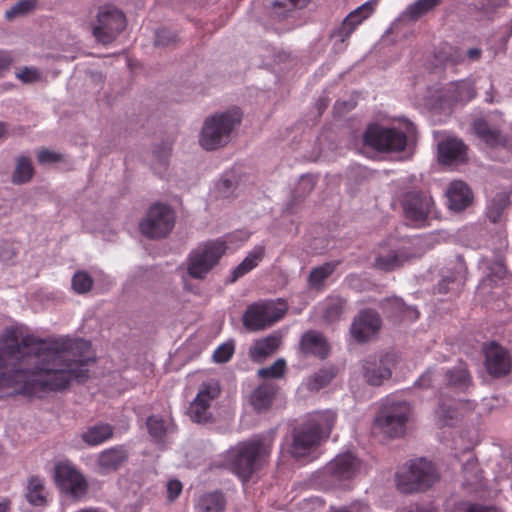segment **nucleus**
I'll return each mask as SVG.
<instances>
[{
    "label": "nucleus",
    "instance_id": "nucleus-27",
    "mask_svg": "<svg viewBox=\"0 0 512 512\" xmlns=\"http://www.w3.org/2000/svg\"><path fill=\"white\" fill-rule=\"evenodd\" d=\"M113 433V426L107 423H100L88 427L81 438L89 446H98L112 438Z\"/></svg>",
    "mask_w": 512,
    "mask_h": 512
},
{
    "label": "nucleus",
    "instance_id": "nucleus-34",
    "mask_svg": "<svg viewBox=\"0 0 512 512\" xmlns=\"http://www.w3.org/2000/svg\"><path fill=\"white\" fill-rule=\"evenodd\" d=\"M338 262H326L323 265L311 270L308 277V284L313 289H321L325 280L335 271Z\"/></svg>",
    "mask_w": 512,
    "mask_h": 512
},
{
    "label": "nucleus",
    "instance_id": "nucleus-17",
    "mask_svg": "<svg viewBox=\"0 0 512 512\" xmlns=\"http://www.w3.org/2000/svg\"><path fill=\"white\" fill-rule=\"evenodd\" d=\"M484 366L493 378H502L512 373V354L496 342H490L483 348Z\"/></svg>",
    "mask_w": 512,
    "mask_h": 512
},
{
    "label": "nucleus",
    "instance_id": "nucleus-41",
    "mask_svg": "<svg viewBox=\"0 0 512 512\" xmlns=\"http://www.w3.org/2000/svg\"><path fill=\"white\" fill-rule=\"evenodd\" d=\"M451 99L456 102H468L476 96L473 86L466 81L456 82L452 85Z\"/></svg>",
    "mask_w": 512,
    "mask_h": 512
},
{
    "label": "nucleus",
    "instance_id": "nucleus-60",
    "mask_svg": "<svg viewBox=\"0 0 512 512\" xmlns=\"http://www.w3.org/2000/svg\"><path fill=\"white\" fill-rule=\"evenodd\" d=\"M496 6H502L506 3V0H491Z\"/></svg>",
    "mask_w": 512,
    "mask_h": 512
},
{
    "label": "nucleus",
    "instance_id": "nucleus-1",
    "mask_svg": "<svg viewBox=\"0 0 512 512\" xmlns=\"http://www.w3.org/2000/svg\"><path fill=\"white\" fill-rule=\"evenodd\" d=\"M0 351V390L41 398L43 393L66 389L72 380L89 377L87 366L96 357L84 339L42 340L8 328Z\"/></svg>",
    "mask_w": 512,
    "mask_h": 512
},
{
    "label": "nucleus",
    "instance_id": "nucleus-33",
    "mask_svg": "<svg viewBox=\"0 0 512 512\" xmlns=\"http://www.w3.org/2000/svg\"><path fill=\"white\" fill-rule=\"evenodd\" d=\"M436 59L444 65H460L465 61L463 51L447 43L443 44L436 52Z\"/></svg>",
    "mask_w": 512,
    "mask_h": 512
},
{
    "label": "nucleus",
    "instance_id": "nucleus-50",
    "mask_svg": "<svg viewBox=\"0 0 512 512\" xmlns=\"http://www.w3.org/2000/svg\"><path fill=\"white\" fill-rule=\"evenodd\" d=\"M177 35L168 29H159L155 35V46H168L171 43L176 42Z\"/></svg>",
    "mask_w": 512,
    "mask_h": 512
},
{
    "label": "nucleus",
    "instance_id": "nucleus-3",
    "mask_svg": "<svg viewBox=\"0 0 512 512\" xmlns=\"http://www.w3.org/2000/svg\"><path fill=\"white\" fill-rule=\"evenodd\" d=\"M274 438L275 432L270 431L267 434L256 435L249 440L239 442L227 451V465L243 483H247L251 479L270 455Z\"/></svg>",
    "mask_w": 512,
    "mask_h": 512
},
{
    "label": "nucleus",
    "instance_id": "nucleus-22",
    "mask_svg": "<svg viewBox=\"0 0 512 512\" xmlns=\"http://www.w3.org/2000/svg\"><path fill=\"white\" fill-rule=\"evenodd\" d=\"M299 351L305 357L313 356L323 360L328 357L330 346L322 333L308 330L300 339Z\"/></svg>",
    "mask_w": 512,
    "mask_h": 512
},
{
    "label": "nucleus",
    "instance_id": "nucleus-54",
    "mask_svg": "<svg viewBox=\"0 0 512 512\" xmlns=\"http://www.w3.org/2000/svg\"><path fill=\"white\" fill-rule=\"evenodd\" d=\"M17 78L24 83H31L39 78V73L35 69L25 67L17 73Z\"/></svg>",
    "mask_w": 512,
    "mask_h": 512
},
{
    "label": "nucleus",
    "instance_id": "nucleus-57",
    "mask_svg": "<svg viewBox=\"0 0 512 512\" xmlns=\"http://www.w3.org/2000/svg\"><path fill=\"white\" fill-rule=\"evenodd\" d=\"M9 501L0 502V512H9Z\"/></svg>",
    "mask_w": 512,
    "mask_h": 512
},
{
    "label": "nucleus",
    "instance_id": "nucleus-19",
    "mask_svg": "<svg viewBox=\"0 0 512 512\" xmlns=\"http://www.w3.org/2000/svg\"><path fill=\"white\" fill-rule=\"evenodd\" d=\"M220 387L217 383H204L201 385L196 398L190 404L188 415L193 422L208 423L212 419L210 411L212 402L219 396Z\"/></svg>",
    "mask_w": 512,
    "mask_h": 512
},
{
    "label": "nucleus",
    "instance_id": "nucleus-6",
    "mask_svg": "<svg viewBox=\"0 0 512 512\" xmlns=\"http://www.w3.org/2000/svg\"><path fill=\"white\" fill-rule=\"evenodd\" d=\"M439 479L435 466L424 458L412 461L407 470L397 473V487L403 493L425 491Z\"/></svg>",
    "mask_w": 512,
    "mask_h": 512
},
{
    "label": "nucleus",
    "instance_id": "nucleus-11",
    "mask_svg": "<svg viewBox=\"0 0 512 512\" xmlns=\"http://www.w3.org/2000/svg\"><path fill=\"white\" fill-rule=\"evenodd\" d=\"M125 27L124 13L112 6L101 7L91 24L92 35L97 42L104 45L113 42Z\"/></svg>",
    "mask_w": 512,
    "mask_h": 512
},
{
    "label": "nucleus",
    "instance_id": "nucleus-5",
    "mask_svg": "<svg viewBox=\"0 0 512 512\" xmlns=\"http://www.w3.org/2000/svg\"><path fill=\"white\" fill-rule=\"evenodd\" d=\"M288 304L279 298L259 300L247 306L243 314V325L249 331H261L273 326L286 315Z\"/></svg>",
    "mask_w": 512,
    "mask_h": 512
},
{
    "label": "nucleus",
    "instance_id": "nucleus-18",
    "mask_svg": "<svg viewBox=\"0 0 512 512\" xmlns=\"http://www.w3.org/2000/svg\"><path fill=\"white\" fill-rule=\"evenodd\" d=\"M396 362L397 356L391 352L369 356L363 364V376L368 384L380 386L391 377Z\"/></svg>",
    "mask_w": 512,
    "mask_h": 512
},
{
    "label": "nucleus",
    "instance_id": "nucleus-9",
    "mask_svg": "<svg viewBox=\"0 0 512 512\" xmlns=\"http://www.w3.org/2000/svg\"><path fill=\"white\" fill-rule=\"evenodd\" d=\"M439 376H441L443 388L456 393L467 392L473 386L472 375L467 364L462 361L458 365L444 370L441 375H436L432 370L426 371L417 381V385L421 388H429L438 380Z\"/></svg>",
    "mask_w": 512,
    "mask_h": 512
},
{
    "label": "nucleus",
    "instance_id": "nucleus-36",
    "mask_svg": "<svg viewBox=\"0 0 512 512\" xmlns=\"http://www.w3.org/2000/svg\"><path fill=\"white\" fill-rule=\"evenodd\" d=\"M465 487H471L474 490L482 486V471L478 467V463L474 459L468 460L463 466Z\"/></svg>",
    "mask_w": 512,
    "mask_h": 512
},
{
    "label": "nucleus",
    "instance_id": "nucleus-37",
    "mask_svg": "<svg viewBox=\"0 0 512 512\" xmlns=\"http://www.w3.org/2000/svg\"><path fill=\"white\" fill-rule=\"evenodd\" d=\"M335 375L333 368L320 369L306 380V387L309 391H319L326 387Z\"/></svg>",
    "mask_w": 512,
    "mask_h": 512
},
{
    "label": "nucleus",
    "instance_id": "nucleus-13",
    "mask_svg": "<svg viewBox=\"0 0 512 512\" xmlns=\"http://www.w3.org/2000/svg\"><path fill=\"white\" fill-rule=\"evenodd\" d=\"M174 224L173 210L164 204H154L140 222L139 228L144 236L159 239L166 237L172 231Z\"/></svg>",
    "mask_w": 512,
    "mask_h": 512
},
{
    "label": "nucleus",
    "instance_id": "nucleus-2",
    "mask_svg": "<svg viewBox=\"0 0 512 512\" xmlns=\"http://www.w3.org/2000/svg\"><path fill=\"white\" fill-rule=\"evenodd\" d=\"M336 419V413L331 410L309 414L292 428L287 441V452L296 460L311 456L321 442L330 436Z\"/></svg>",
    "mask_w": 512,
    "mask_h": 512
},
{
    "label": "nucleus",
    "instance_id": "nucleus-38",
    "mask_svg": "<svg viewBox=\"0 0 512 512\" xmlns=\"http://www.w3.org/2000/svg\"><path fill=\"white\" fill-rule=\"evenodd\" d=\"M34 174L32 162L28 157L21 156L17 159L16 168L12 175V182L23 184L31 180Z\"/></svg>",
    "mask_w": 512,
    "mask_h": 512
},
{
    "label": "nucleus",
    "instance_id": "nucleus-8",
    "mask_svg": "<svg viewBox=\"0 0 512 512\" xmlns=\"http://www.w3.org/2000/svg\"><path fill=\"white\" fill-rule=\"evenodd\" d=\"M227 249L226 242L217 239L208 241L192 250L188 256L187 273L194 279H204L218 264Z\"/></svg>",
    "mask_w": 512,
    "mask_h": 512
},
{
    "label": "nucleus",
    "instance_id": "nucleus-49",
    "mask_svg": "<svg viewBox=\"0 0 512 512\" xmlns=\"http://www.w3.org/2000/svg\"><path fill=\"white\" fill-rule=\"evenodd\" d=\"M458 512H497L493 506H487L470 501H460L456 505Z\"/></svg>",
    "mask_w": 512,
    "mask_h": 512
},
{
    "label": "nucleus",
    "instance_id": "nucleus-51",
    "mask_svg": "<svg viewBox=\"0 0 512 512\" xmlns=\"http://www.w3.org/2000/svg\"><path fill=\"white\" fill-rule=\"evenodd\" d=\"M38 162L41 164L46 163H55L62 159L61 154H58L54 151H50L48 149H42L37 154Z\"/></svg>",
    "mask_w": 512,
    "mask_h": 512
},
{
    "label": "nucleus",
    "instance_id": "nucleus-42",
    "mask_svg": "<svg viewBox=\"0 0 512 512\" xmlns=\"http://www.w3.org/2000/svg\"><path fill=\"white\" fill-rule=\"evenodd\" d=\"M508 197L505 195H497L487 210V217L493 223H497L501 220L503 211L507 207Z\"/></svg>",
    "mask_w": 512,
    "mask_h": 512
},
{
    "label": "nucleus",
    "instance_id": "nucleus-44",
    "mask_svg": "<svg viewBox=\"0 0 512 512\" xmlns=\"http://www.w3.org/2000/svg\"><path fill=\"white\" fill-rule=\"evenodd\" d=\"M345 302L341 298L330 299L325 306L323 317L328 322L336 321L343 313Z\"/></svg>",
    "mask_w": 512,
    "mask_h": 512
},
{
    "label": "nucleus",
    "instance_id": "nucleus-52",
    "mask_svg": "<svg viewBox=\"0 0 512 512\" xmlns=\"http://www.w3.org/2000/svg\"><path fill=\"white\" fill-rule=\"evenodd\" d=\"M183 489L182 483L179 480H170L167 483V497L169 501H174L179 497Z\"/></svg>",
    "mask_w": 512,
    "mask_h": 512
},
{
    "label": "nucleus",
    "instance_id": "nucleus-31",
    "mask_svg": "<svg viewBox=\"0 0 512 512\" xmlns=\"http://www.w3.org/2000/svg\"><path fill=\"white\" fill-rule=\"evenodd\" d=\"M473 130L480 139L491 147H495L503 143V138L499 130L490 127V125L483 119H478L473 123Z\"/></svg>",
    "mask_w": 512,
    "mask_h": 512
},
{
    "label": "nucleus",
    "instance_id": "nucleus-46",
    "mask_svg": "<svg viewBox=\"0 0 512 512\" xmlns=\"http://www.w3.org/2000/svg\"><path fill=\"white\" fill-rule=\"evenodd\" d=\"M286 370L284 359H277L271 366L258 370V376L261 378H281Z\"/></svg>",
    "mask_w": 512,
    "mask_h": 512
},
{
    "label": "nucleus",
    "instance_id": "nucleus-58",
    "mask_svg": "<svg viewBox=\"0 0 512 512\" xmlns=\"http://www.w3.org/2000/svg\"><path fill=\"white\" fill-rule=\"evenodd\" d=\"M7 134V126L4 122H0V138L5 137Z\"/></svg>",
    "mask_w": 512,
    "mask_h": 512
},
{
    "label": "nucleus",
    "instance_id": "nucleus-30",
    "mask_svg": "<svg viewBox=\"0 0 512 512\" xmlns=\"http://www.w3.org/2000/svg\"><path fill=\"white\" fill-rule=\"evenodd\" d=\"M225 507V496L218 490L203 494L197 503L198 512H223Z\"/></svg>",
    "mask_w": 512,
    "mask_h": 512
},
{
    "label": "nucleus",
    "instance_id": "nucleus-28",
    "mask_svg": "<svg viewBox=\"0 0 512 512\" xmlns=\"http://www.w3.org/2000/svg\"><path fill=\"white\" fill-rule=\"evenodd\" d=\"M281 338L276 335H270L255 342L250 350L251 358L254 361H261L262 359L272 355L279 348Z\"/></svg>",
    "mask_w": 512,
    "mask_h": 512
},
{
    "label": "nucleus",
    "instance_id": "nucleus-26",
    "mask_svg": "<svg viewBox=\"0 0 512 512\" xmlns=\"http://www.w3.org/2000/svg\"><path fill=\"white\" fill-rule=\"evenodd\" d=\"M278 391V387L272 383L259 385L251 394V404L258 412L268 410Z\"/></svg>",
    "mask_w": 512,
    "mask_h": 512
},
{
    "label": "nucleus",
    "instance_id": "nucleus-21",
    "mask_svg": "<svg viewBox=\"0 0 512 512\" xmlns=\"http://www.w3.org/2000/svg\"><path fill=\"white\" fill-rule=\"evenodd\" d=\"M468 147L457 138H447L438 145V158L444 165H460L468 160Z\"/></svg>",
    "mask_w": 512,
    "mask_h": 512
},
{
    "label": "nucleus",
    "instance_id": "nucleus-24",
    "mask_svg": "<svg viewBox=\"0 0 512 512\" xmlns=\"http://www.w3.org/2000/svg\"><path fill=\"white\" fill-rule=\"evenodd\" d=\"M446 196L448 206L454 211H462L473 201V193L470 187L461 180H455L450 183Z\"/></svg>",
    "mask_w": 512,
    "mask_h": 512
},
{
    "label": "nucleus",
    "instance_id": "nucleus-59",
    "mask_svg": "<svg viewBox=\"0 0 512 512\" xmlns=\"http://www.w3.org/2000/svg\"><path fill=\"white\" fill-rule=\"evenodd\" d=\"M220 186H223L224 188H229L232 185V182L228 179H224L219 183Z\"/></svg>",
    "mask_w": 512,
    "mask_h": 512
},
{
    "label": "nucleus",
    "instance_id": "nucleus-40",
    "mask_svg": "<svg viewBox=\"0 0 512 512\" xmlns=\"http://www.w3.org/2000/svg\"><path fill=\"white\" fill-rule=\"evenodd\" d=\"M306 4V0H276L272 3L271 13L276 18H284L295 8H303Z\"/></svg>",
    "mask_w": 512,
    "mask_h": 512
},
{
    "label": "nucleus",
    "instance_id": "nucleus-10",
    "mask_svg": "<svg viewBox=\"0 0 512 512\" xmlns=\"http://www.w3.org/2000/svg\"><path fill=\"white\" fill-rule=\"evenodd\" d=\"M360 465V460L353 453L338 454L323 467L319 477L327 486L340 487L356 476Z\"/></svg>",
    "mask_w": 512,
    "mask_h": 512
},
{
    "label": "nucleus",
    "instance_id": "nucleus-16",
    "mask_svg": "<svg viewBox=\"0 0 512 512\" xmlns=\"http://www.w3.org/2000/svg\"><path fill=\"white\" fill-rule=\"evenodd\" d=\"M56 484L75 499L82 498L88 491V483L83 474L73 465L61 462L55 467Z\"/></svg>",
    "mask_w": 512,
    "mask_h": 512
},
{
    "label": "nucleus",
    "instance_id": "nucleus-47",
    "mask_svg": "<svg viewBox=\"0 0 512 512\" xmlns=\"http://www.w3.org/2000/svg\"><path fill=\"white\" fill-rule=\"evenodd\" d=\"M34 0H20L13 7L6 11L5 17L12 20L17 16L24 15L35 7Z\"/></svg>",
    "mask_w": 512,
    "mask_h": 512
},
{
    "label": "nucleus",
    "instance_id": "nucleus-48",
    "mask_svg": "<svg viewBox=\"0 0 512 512\" xmlns=\"http://www.w3.org/2000/svg\"><path fill=\"white\" fill-rule=\"evenodd\" d=\"M234 354V344L226 342L221 344L213 353V360L216 363L228 362Z\"/></svg>",
    "mask_w": 512,
    "mask_h": 512
},
{
    "label": "nucleus",
    "instance_id": "nucleus-56",
    "mask_svg": "<svg viewBox=\"0 0 512 512\" xmlns=\"http://www.w3.org/2000/svg\"><path fill=\"white\" fill-rule=\"evenodd\" d=\"M403 312H404V315L402 316V318H405L408 316L412 320H415L419 317V312L411 307L405 308V310Z\"/></svg>",
    "mask_w": 512,
    "mask_h": 512
},
{
    "label": "nucleus",
    "instance_id": "nucleus-32",
    "mask_svg": "<svg viewBox=\"0 0 512 512\" xmlns=\"http://www.w3.org/2000/svg\"><path fill=\"white\" fill-rule=\"evenodd\" d=\"M459 418L458 410L454 404L441 401L435 411L436 424L439 428L454 426Z\"/></svg>",
    "mask_w": 512,
    "mask_h": 512
},
{
    "label": "nucleus",
    "instance_id": "nucleus-25",
    "mask_svg": "<svg viewBox=\"0 0 512 512\" xmlns=\"http://www.w3.org/2000/svg\"><path fill=\"white\" fill-rule=\"evenodd\" d=\"M373 12V5L370 2H366L356 10L348 14L344 19L342 25L338 28L336 35L341 37L344 41L346 38L354 32L356 27L368 18Z\"/></svg>",
    "mask_w": 512,
    "mask_h": 512
},
{
    "label": "nucleus",
    "instance_id": "nucleus-4",
    "mask_svg": "<svg viewBox=\"0 0 512 512\" xmlns=\"http://www.w3.org/2000/svg\"><path fill=\"white\" fill-rule=\"evenodd\" d=\"M242 114L239 109H232L216 114L204 122L200 145L205 150H215L226 145L230 140L232 130L240 124Z\"/></svg>",
    "mask_w": 512,
    "mask_h": 512
},
{
    "label": "nucleus",
    "instance_id": "nucleus-7",
    "mask_svg": "<svg viewBox=\"0 0 512 512\" xmlns=\"http://www.w3.org/2000/svg\"><path fill=\"white\" fill-rule=\"evenodd\" d=\"M411 407L405 401L386 399L375 417L374 424L389 437H400L405 433Z\"/></svg>",
    "mask_w": 512,
    "mask_h": 512
},
{
    "label": "nucleus",
    "instance_id": "nucleus-35",
    "mask_svg": "<svg viewBox=\"0 0 512 512\" xmlns=\"http://www.w3.org/2000/svg\"><path fill=\"white\" fill-rule=\"evenodd\" d=\"M27 500L34 506H42L46 503L45 487L43 480L37 476L29 479L27 487Z\"/></svg>",
    "mask_w": 512,
    "mask_h": 512
},
{
    "label": "nucleus",
    "instance_id": "nucleus-53",
    "mask_svg": "<svg viewBox=\"0 0 512 512\" xmlns=\"http://www.w3.org/2000/svg\"><path fill=\"white\" fill-rule=\"evenodd\" d=\"M14 59L10 52L0 50V77L10 70Z\"/></svg>",
    "mask_w": 512,
    "mask_h": 512
},
{
    "label": "nucleus",
    "instance_id": "nucleus-55",
    "mask_svg": "<svg viewBox=\"0 0 512 512\" xmlns=\"http://www.w3.org/2000/svg\"><path fill=\"white\" fill-rule=\"evenodd\" d=\"M482 51L479 48H471L467 51L465 58L467 57L470 61H477L481 58Z\"/></svg>",
    "mask_w": 512,
    "mask_h": 512
},
{
    "label": "nucleus",
    "instance_id": "nucleus-45",
    "mask_svg": "<svg viewBox=\"0 0 512 512\" xmlns=\"http://www.w3.org/2000/svg\"><path fill=\"white\" fill-rule=\"evenodd\" d=\"M146 424L149 434L154 439L161 441L165 437L168 428L163 419L157 416H150L147 418Z\"/></svg>",
    "mask_w": 512,
    "mask_h": 512
},
{
    "label": "nucleus",
    "instance_id": "nucleus-61",
    "mask_svg": "<svg viewBox=\"0 0 512 512\" xmlns=\"http://www.w3.org/2000/svg\"><path fill=\"white\" fill-rule=\"evenodd\" d=\"M418 510H419V512H437V510L435 508H428L425 511H422L420 509H418Z\"/></svg>",
    "mask_w": 512,
    "mask_h": 512
},
{
    "label": "nucleus",
    "instance_id": "nucleus-23",
    "mask_svg": "<svg viewBox=\"0 0 512 512\" xmlns=\"http://www.w3.org/2000/svg\"><path fill=\"white\" fill-rule=\"evenodd\" d=\"M128 460V452L124 446L118 445L102 451L97 459L101 474L117 471Z\"/></svg>",
    "mask_w": 512,
    "mask_h": 512
},
{
    "label": "nucleus",
    "instance_id": "nucleus-29",
    "mask_svg": "<svg viewBox=\"0 0 512 512\" xmlns=\"http://www.w3.org/2000/svg\"><path fill=\"white\" fill-rule=\"evenodd\" d=\"M264 254L265 248L263 246H255L244 260L233 270L232 281H236L238 278L246 275L257 267L259 262L263 259Z\"/></svg>",
    "mask_w": 512,
    "mask_h": 512
},
{
    "label": "nucleus",
    "instance_id": "nucleus-12",
    "mask_svg": "<svg viewBox=\"0 0 512 512\" xmlns=\"http://www.w3.org/2000/svg\"><path fill=\"white\" fill-rule=\"evenodd\" d=\"M363 143L380 152H400L406 148V134L396 128L371 124L363 135Z\"/></svg>",
    "mask_w": 512,
    "mask_h": 512
},
{
    "label": "nucleus",
    "instance_id": "nucleus-43",
    "mask_svg": "<svg viewBox=\"0 0 512 512\" xmlns=\"http://www.w3.org/2000/svg\"><path fill=\"white\" fill-rule=\"evenodd\" d=\"M92 277L84 271H79L72 278V288L78 294L89 292L93 287Z\"/></svg>",
    "mask_w": 512,
    "mask_h": 512
},
{
    "label": "nucleus",
    "instance_id": "nucleus-14",
    "mask_svg": "<svg viewBox=\"0 0 512 512\" xmlns=\"http://www.w3.org/2000/svg\"><path fill=\"white\" fill-rule=\"evenodd\" d=\"M402 207L406 219L410 220L416 227H423L433 214L434 201L427 192L412 190L405 193Z\"/></svg>",
    "mask_w": 512,
    "mask_h": 512
},
{
    "label": "nucleus",
    "instance_id": "nucleus-15",
    "mask_svg": "<svg viewBox=\"0 0 512 512\" xmlns=\"http://www.w3.org/2000/svg\"><path fill=\"white\" fill-rule=\"evenodd\" d=\"M411 257L412 253L403 240L390 238L380 247L374 266L379 270L390 272L403 266Z\"/></svg>",
    "mask_w": 512,
    "mask_h": 512
},
{
    "label": "nucleus",
    "instance_id": "nucleus-20",
    "mask_svg": "<svg viewBox=\"0 0 512 512\" xmlns=\"http://www.w3.org/2000/svg\"><path fill=\"white\" fill-rule=\"evenodd\" d=\"M381 328L380 315L372 309H364L351 325V335L358 342H366Z\"/></svg>",
    "mask_w": 512,
    "mask_h": 512
},
{
    "label": "nucleus",
    "instance_id": "nucleus-39",
    "mask_svg": "<svg viewBox=\"0 0 512 512\" xmlns=\"http://www.w3.org/2000/svg\"><path fill=\"white\" fill-rule=\"evenodd\" d=\"M441 0H417L406 9V15L411 20H418L423 15L434 10Z\"/></svg>",
    "mask_w": 512,
    "mask_h": 512
}]
</instances>
